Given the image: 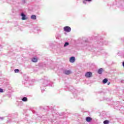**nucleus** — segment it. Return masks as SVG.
<instances>
[{
	"label": "nucleus",
	"mask_w": 124,
	"mask_h": 124,
	"mask_svg": "<svg viewBox=\"0 0 124 124\" xmlns=\"http://www.w3.org/2000/svg\"><path fill=\"white\" fill-rule=\"evenodd\" d=\"M63 30L64 31H66V32H70L71 31V28L68 26L64 27Z\"/></svg>",
	"instance_id": "f257e3e1"
},
{
	"label": "nucleus",
	"mask_w": 124,
	"mask_h": 124,
	"mask_svg": "<svg viewBox=\"0 0 124 124\" xmlns=\"http://www.w3.org/2000/svg\"><path fill=\"white\" fill-rule=\"evenodd\" d=\"M93 76V73L91 72H88L85 74V77L87 78H91Z\"/></svg>",
	"instance_id": "f03ea898"
},
{
	"label": "nucleus",
	"mask_w": 124,
	"mask_h": 124,
	"mask_svg": "<svg viewBox=\"0 0 124 124\" xmlns=\"http://www.w3.org/2000/svg\"><path fill=\"white\" fill-rule=\"evenodd\" d=\"M64 73L66 75H69V74H71L72 72H71V71H70V70H65L64 71Z\"/></svg>",
	"instance_id": "7ed1b4c3"
},
{
	"label": "nucleus",
	"mask_w": 124,
	"mask_h": 124,
	"mask_svg": "<svg viewBox=\"0 0 124 124\" xmlns=\"http://www.w3.org/2000/svg\"><path fill=\"white\" fill-rule=\"evenodd\" d=\"M70 62H75V57H71L70 58Z\"/></svg>",
	"instance_id": "20e7f679"
},
{
	"label": "nucleus",
	"mask_w": 124,
	"mask_h": 124,
	"mask_svg": "<svg viewBox=\"0 0 124 124\" xmlns=\"http://www.w3.org/2000/svg\"><path fill=\"white\" fill-rule=\"evenodd\" d=\"M93 119L90 117H86V121L88 122V123H90V122H92Z\"/></svg>",
	"instance_id": "39448f33"
},
{
	"label": "nucleus",
	"mask_w": 124,
	"mask_h": 124,
	"mask_svg": "<svg viewBox=\"0 0 124 124\" xmlns=\"http://www.w3.org/2000/svg\"><path fill=\"white\" fill-rule=\"evenodd\" d=\"M21 16H22V20H27V17H26V15L24 14V13L21 14Z\"/></svg>",
	"instance_id": "423d86ee"
},
{
	"label": "nucleus",
	"mask_w": 124,
	"mask_h": 124,
	"mask_svg": "<svg viewBox=\"0 0 124 124\" xmlns=\"http://www.w3.org/2000/svg\"><path fill=\"white\" fill-rule=\"evenodd\" d=\"M31 19L32 20H36V16L33 15L31 16Z\"/></svg>",
	"instance_id": "0eeeda50"
},
{
	"label": "nucleus",
	"mask_w": 124,
	"mask_h": 124,
	"mask_svg": "<svg viewBox=\"0 0 124 124\" xmlns=\"http://www.w3.org/2000/svg\"><path fill=\"white\" fill-rule=\"evenodd\" d=\"M102 71H103V69L102 68H100L98 70V73L99 74H101V73H102Z\"/></svg>",
	"instance_id": "6e6552de"
},
{
	"label": "nucleus",
	"mask_w": 124,
	"mask_h": 124,
	"mask_svg": "<svg viewBox=\"0 0 124 124\" xmlns=\"http://www.w3.org/2000/svg\"><path fill=\"white\" fill-rule=\"evenodd\" d=\"M32 62H37V58H33L32 59Z\"/></svg>",
	"instance_id": "1a4fd4ad"
},
{
	"label": "nucleus",
	"mask_w": 124,
	"mask_h": 124,
	"mask_svg": "<svg viewBox=\"0 0 124 124\" xmlns=\"http://www.w3.org/2000/svg\"><path fill=\"white\" fill-rule=\"evenodd\" d=\"M107 82H108V79H107V78H105L103 80V83L104 84H106V83H107Z\"/></svg>",
	"instance_id": "9d476101"
},
{
	"label": "nucleus",
	"mask_w": 124,
	"mask_h": 124,
	"mask_svg": "<svg viewBox=\"0 0 124 124\" xmlns=\"http://www.w3.org/2000/svg\"><path fill=\"white\" fill-rule=\"evenodd\" d=\"M22 101H24V102L28 101V98L26 97H24L22 98Z\"/></svg>",
	"instance_id": "9b49d317"
},
{
	"label": "nucleus",
	"mask_w": 124,
	"mask_h": 124,
	"mask_svg": "<svg viewBox=\"0 0 124 124\" xmlns=\"http://www.w3.org/2000/svg\"><path fill=\"white\" fill-rule=\"evenodd\" d=\"M104 124H109V121L108 120H105L104 121Z\"/></svg>",
	"instance_id": "f8f14e48"
},
{
	"label": "nucleus",
	"mask_w": 124,
	"mask_h": 124,
	"mask_svg": "<svg viewBox=\"0 0 124 124\" xmlns=\"http://www.w3.org/2000/svg\"><path fill=\"white\" fill-rule=\"evenodd\" d=\"M68 45H69V43L66 42L64 45V47H66V46H68Z\"/></svg>",
	"instance_id": "ddd939ff"
},
{
	"label": "nucleus",
	"mask_w": 124,
	"mask_h": 124,
	"mask_svg": "<svg viewBox=\"0 0 124 124\" xmlns=\"http://www.w3.org/2000/svg\"><path fill=\"white\" fill-rule=\"evenodd\" d=\"M15 73H18V72H20V70H19V69H15Z\"/></svg>",
	"instance_id": "4468645a"
},
{
	"label": "nucleus",
	"mask_w": 124,
	"mask_h": 124,
	"mask_svg": "<svg viewBox=\"0 0 124 124\" xmlns=\"http://www.w3.org/2000/svg\"><path fill=\"white\" fill-rule=\"evenodd\" d=\"M85 1H92V0H84V1H83V3H86V2H85Z\"/></svg>",
	"instance_id": "2eb2a0df"
},
{
	"label": "nucleus",
	"mask_w": 124,
	"mask_h": 124,
	"mask_svg": "<svg viewBox=\"0 0 124 124\" xmlns=\"http://www.w3.org/2000/svg\"><path fill=\"white\" fill-rule=\"evenodd\" d=\"M0 93H3V90L0 88Z\"/></svg>",
	"instance_id": "dca6fc26"
},
{
	"label": "nucleus",
	"mask_w": 124,
	"mask_h": 124,
	"mask_svg": "<svg viewBox=\"0 0 124 124\" xmlns=\"http://www.w3.org/2000/svg\"><path fill=\"white\" fill-rule=\"evenodd\" d=\"M123 66L124 67V62H123Z\"/></svg>",
	"instance_id": "f3484780"
},
{
	"label": "nucleus",
	"mask_w": 124,
	"mask_h": 124,
	"mask_svg": "<svg viewBox=\"0 0 124 124\" xmlns=\"http://www.w3.org/2000/svg\"><path fill=\"white\" fill-rule=\"evenodd\" d=\"M110 83H111L110 82H108V85H110Z\"/></svg>",
	"instance_id": "a211bd4d"
}]
</instances>
